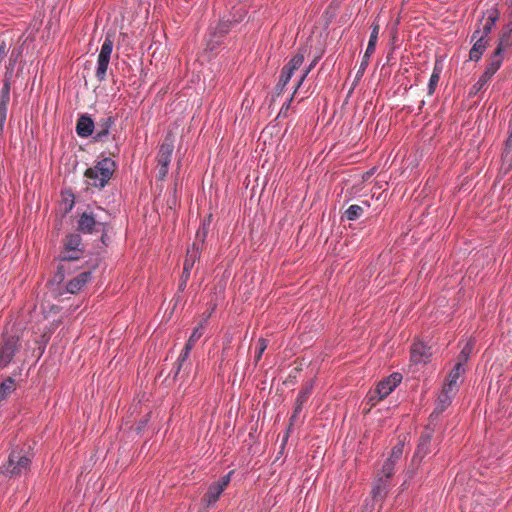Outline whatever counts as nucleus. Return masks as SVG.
I'll return each instance as SVG.
<instances>
[{"mask_svg":"<svg viewBox=\"0 0 512 512\" xmlns=\"http://www.w3.org/2000/svg\"><path fill=\"white\" fill-rule=\"evenodd\" d=\"M115 171V162H97L96 166L88 168L85 176L92 180L91 185L102 188Z\"/></svg>","mask_w":512,"mask_h":512,"instance_id":"obj_1","label":"nucleus"},{"mask_svg":"<svg viewBox=\"0 0 512 512\" xmlns=\"http://www.w3.org/2000/svg\"><path fill=\"white\" fill-rule=\"evenodd\" d=\"M31 460L20 451L13 450L4 466L3 472L10 477L19 476L29 470Z\"/></svg>","mask_w":512,"mask_h":512,"instance_id":"obj_2","label":"nucleus"},{"mask_svg":"<svg viewBox=\"0 0 512 512\" xmlns=\"http://www.w3.org/2000/svg\"><path fill=\"white\" fill-rule=\"evenodd\" d=\"M19 348L18 336L12 334L3 335L0 343V370L8 366Z\"/></svg>","mask_w":512,"mask_h":512,"instance_id":"obj_3","label":"nucleus"},{"mask_svg":"<svg viewBox=\"0 0 512 512\" xmlns=\"http://www.w3.org/2000/svg\"><path fill=\"white\" fill-rule=\"evenodd\" d=\"M402 375L400 373H393L385 380L378 383L376 389L373 394H371L369 401L375 402L380 401L387 397L401 382Z\"/></svg>","mask_w":512,"mask_h":512,"instance_id":"obj_4","label":"nucleus"},{"mask_svg":"<svg viewBox=\"0 0 512 512\" xmlns=\"http://www.w3.org/2000/svg\"><path fill=\"white\" fill-rule=\"evenodd\" d=\"M305 58L304 50H299L296 55H294L289 62L282 68L281 76L279 79L278 87L283 89L286 84L290 81L292 76L296 71H298L303 63Z\"/></svg>","mask_w":512,"mask_h":512,"instance_id":"obj_5","label":"nucleus"},{"mask_svg":"<svg viewBox=\"0 0 512 512\" xmlns=\"http://www.w3.org/2000/svg\"><path fill=\"white\" fill-rule=\"evenodd\" d=\"M112 49H113V41L110 37H106V39L101 47L99 56H98V66H97V70H96V75L100 80L104 79V77H105V74H106V71L108 68V64L110 61Z\"/></svg>","mask_w":512,"mask_h":512,"instance_id":"obj_6","label":"nucleus"},{"mask_svg":"<svg viewBox=\"0 0 512 512\" xmlns=\"http://www.w3.org/2000/svg\"><path fill=\"white\" fill-rule=\"evenodd\" d=\"M230 482V475L222 477L218 482L211 484L207 493L204 495L203 501L207 506L214 504Z\"/></svg>","mask_w":512,"mask_h":512,"instance_id":"obj_7","label":"nucleus"},{"mask_svg":"<svg viewBox=\"0 0 512 512\" xmlns=\"http://www.w3.org/2000/svg\"><path fill=\"white\" fill-rule=\"evenodd\" d=\"M312 390H313V382L312 381L307 382L300 390L299 395L295 401V407H294L293 414L290 418V426H292L295 423L299 413L302 411L304 403L307 402L310 395L312 394Z\"/></svg>","mask_w":512,"mask_h":512,"instance_id":"obj_8","label":"nucleus"},{"mask_svg":"<svg viewBox=\"0 0 512 512\" xmlns=\"http://www.w3.org/2000/svg\"><path fill=\"white\" fill-rule=\"evenodd\" d=\"M432 356L431 348L423 342H415L411 347V360L415 364H425Z\"/></svg>","mask_w":512,"mask_h":512,"instance_id":"obj_9","label":"nucleus"},{"mask_svg":"<svg viewBox=\"0 0 512 512\" xmlns=\"http://www.w3.org/2000/svg\"><path fill=\"white\" fill-rule=\"evenodd\" d=\"M465 371V367H463L461 364H455L453 369L447 375L443 386L447 387L450 391H458L460 383L462 382V376L464 375Z\"/></svg>","mask_w":512,"mask_h":512,"instance_id":"obj_10","label":"nucleus"},{"mask_svg":"<svg viewBox=\"0 0 512 512\" xmlns=\"http://www.w3.org/2000/svg\"><path fill=\"white\" fill-rule=\"evenodd\" d=\"M389 485H390L389 478H386L380 474H377L375 481H374V486L372 489L373 499L376 501L383 500L388 493Z\"/></svg>","mask_w":512,"mask_h":512,"instance_id":"obj_11","label":"nucleus"},{"mask_svg":"<svg viewBox=\"0 0 512 512\" xmlns=\"http://www.w3.org/2000/svg\"><path fill=\"white\" fill-rule=\"evenodd\" d=\"M97 227H102V223L96 222L95 218L88 213H83L78 220V230L82 233H93L97 230Z\"/></svg>","mask_w":512,"mask_h":512,"instance_id":"obj_12","label":"nucleus"},{"mask_svg":"<svg viewBox=\"0 0 512 512\" xmlns=\"http://www.w3.org/2000/svg\"><path fill=\"white\" fill-rule=\"evenodd\" d=\"M201 246L194 242L191 248L187 249L186 257L184 260L183 271L190 273L196 261L200 258Z\"/></svg>","mask_w":512,"mask_h":512,"instance_id":"obj_13","label":"nucleus"},{"mask_svg":"<svg viewBox=\"0 0 512 512\" xmlns=\"http://www.w3.org/2000/svg\"><path fill=\"white\" fill-rule=\"evenodd\" d=\"M457 391H450L447 387L443 386L436 402L435 412L442 413L451 403Z\"/></svg>","mask_w":512,"mask_h":512,"instance_id":"obj_14","label":"nucleus"},{"mask_svg":"<svg viewBox=\"0 0 512 512\" xmlns=\"http://www.w3.org/2000/svg\"><path fill=\"white\" fill-rule=\"evenodd\" d=\"M91 273L90 272H82L77 275L75 278L70 280L67 283L66 290L71 294H75L84 287V285L90 280Z\"/></svg>","mask_w":512,"mask_h":512,"instance_id":"obj_15","label":"nucleus"},{"mask_svg":"<svg viewBox=\"0 0 512 512\" xmlns=\"http://www.w3.org/2000/svg\"><path fill=\"white\" fill-rule=\"evenodd\" d=\"M498 11L496 9L492 10L490 13H489V16L487 17L486 21H485V24L483 25V29L482 30H476L474 33H473V36H472V39H475L477 37H480L483 39H485L488 34L491 32L493 26L495 25L497 19H498Z\"/></svg>","mask_w":512,"mask_h":512,"instance_id":"obj_16","label":"nucleus"},{"mask_svg":"<svg viewBox=\"0 0 512 512\" xmlns=\"http://www.w3.org/2000/svg\"><path fill=\"white\" fill-rule=\"evenodd\" d=\"M512 45V21L507 24V26L503 29L499 43L495 51L498 54H502V52Z\"/></svg>","mask_w":512,"mask_h":512,"instance_id":"obj_17","label":"nucleus"},{"mask_svg":"<svg viewBox=\"0 0 512 512\" xmlns=\"http://www.w3.org/2000/svg\"><path fill=\"white\" fill-rule=\"evenodd\" d=\"M94 123L88 116H81L76 125V132L80 137H88L92 134Z\"/></svg>","mask_w":512,"mask_h":512,"instance_id":"obj_18","label":"nucleus"},{"mask_svg":"<svg viewBox=\"0 0 512 512\" xmlns=\"http://www.w3.org/2000/svg\"><path fill=\"white\" fill-rule=\"evenodd\" d=\"M431 437L432 436L429 432L422 434L417 450L415 452V457L423 459L428 454Z\"/></svg>","mask_w":512,"mask_h":512,"instance_id":"obj_19","label":"nucleus"},{"mask_svg":"<svg viewBox=\"0 0 512 512\" xmlns=\"http://www.w3.org/2000/svg\"><path fill=\"white\" fill-rule=\"evenodd\" d=\"M502 63V56L498 54L497 51L494 52L493 56L490 59V62L484 71L485 78H490L496 73V71L500 68Z\"/></svg>","mask_w":512,"mask_h":512,"instance_id":"obj_20","label":"nucleus"},{"mask_svg":"<svg viewBox=\"0 0 512 512\" xmlns=\"http://www.w3.org/2000/svg\"><path fill=\"white\" fill-rule=\"evenodd\" d=\"M474 40H476V41H475L472 49L470 50V59L477 61L480 59L481 55L483 54V52L487 46V40L483 39V37L482 38L477 37Z\"/></svg>","mask_w":512,"mask_h":512,"instance_id":"obj_21","label":"nucleus"},{"mask_svg":"<svg viewBox=\"0 0 512 512\" xmlns=\"http://www.w3.org/2000/svg\"><path fill=\"white\" fill-rule=\"evenodd\" d=\"M173 142H174V138L172 137L171 134H169L165 138L163 144L160 147L159 153H160V156L162 159L166 160L169 157H171L172 151H173Z\"/></svg>","mask_w":512,"mask_h":512,"instance_id":"obj_22","label":"nucleus"},{"mask_svg":"<svg viewBox=\"0 0 512 512\" xmlns=\"http://www.w3.org/2000/svg\"><path fill=\"white\" fill-rule=\"evenodd\" d=\"M210 221H211V215H209L208 218L206 220H204L202 226L196 232V241L195 242H197L201 246V248L203 247V244L207 237Z\"/></svg>","mask_w":512,"mask_h":512,"instance_id":"obj_23","label":"nucleus"},{"mask_svg":"<svg viewBox=\"0 0 512 512\" xmlns=\"http://www.w3.org/2000/svg\"><path fill=\"white\" fill-rule=\"evenodd\" d=\"M320 59V56H316L314 57V59L311 61V63L303 68L301 71H300V76H299V79L297 80V83H296V86H295V90H294V93L297 91L298 88H300V86L303 84L305 78L307 77V75L310 73V71L316 66V64L318 63Z\"/></svg>","mask_w":512,"mask_h":512,"instance_id":"obj_24","label":"nucleus"},{"mask_svg":"<svg viewBox=\"0 0 512 512\" xmlns=\"http://www.w3.org/2000/svg\"><path fill=\"white\" fill-rule=\"evenodd\" d=\"M15 389V380L12 378L6 379L0 384V401L5 399Z\"/></svg>","mask_w":512,"mask_h":512,"instance_id":"obj_25","label":"nucleus"},{"mask_svg":"<svg viewBox=\"0 0 512 512\" xmlns=\"http://www.w3.org/2000/svg\"><path fill=\"white\" fill-rule=\"evenodd\" d=\"M378 33H379V25L378 24H374L372 32H371V35H370L369 43H368V46H367V49H366V52H365L367 57H370L371 54L375 50L376 42H377V39H378Z\"/></svg>","mask_w":512,"mask_h":512,"instance_id":"obj_26","label":"nucleus"},{"mask_svg":"<svg viewBox=\"0 0 512 512\" xmlns=\"http://www.w3.org/2000/svg\"><path fill=\"white\" fill-rule=\"evenodd\" d=\"M472 350H473V343L471 341H469L462 348V350L458 356V361L456 364H461L463 367H465V364L467 363Z\"/></svg>","mask_w":512,"mask_h":512,"instance_id":"obj_27","label":"nucleus"},{"mask_svg":"<svg viewBox=\"0 0 512 512\" xmlns=\"http://www.w3.org/2000/svg\"><path fill=\"white\" fill-rule=\"evenodd\" d=\"M81 244V237L78 234H70L65 240V250L79 249Z\"/></svg>","mask_w":512,"mask_h":512,"instance_id":"obj_28","label":"nucleus"},{"mask_svg":"<svg viewBox=\"0 0 512 512\" xmlns=\"http://www.w3.org/2000/svg\"><path fill=\"white\" fill-rule=\"evenodd\" d=\"M62 202L64 214H67L74 206V195L71 192L62 193Z\"/></svg>","mask_w":512,"mask_h":512,"instance_id":"obj_29","label":"nucleus"},{"mask_svg":"<svg viewBox=\"0 0 512 512\" xmlns=\"http://www.w3.org/2000/svg\"><path fill=\"white\" fill-rule=\"evenodd\" d=\"M404 444L397 443L391 450L390 456L386 461L396 464L403 454Z\"/></svg>","mask_w":512,"mask_h":512,"instance_id":"obj_30","label":"nucleus"},{"mask_svg":"<svg viewBox=\"0 0 512 512\" xmlns=\"http://www.w3.org/2000/svg\"><path fill=\"white\" fill-rule=\"evenodd\" d=\"M363 213V208L359 205H351L346 211L345 215L346 218L350 221H354L357 218L360 217V215Z\"/></svg>","mask_w":512,"mask_h":512,"instance_id":"obj_31","label":"nucleus"},{"mask_svg":"<svg viewBox=\"0 0 512 512\" xmlns=\"http://www.w3.org/2000/svg\"><path fill=\"white\" fill-rule=\"evenodd\" d=\"M82 255V251L80 249L74 250H64L60 255L61 261H73L78 260Z\"/></svg>","mask_w":512,"mask_h":512,"instance_id":"obj_32","label":"nucleus"},{"mask_svg":"<svg viewBox=\"0 0 512 512\" xmlns=\"http://www.w3.org/2000/svg\"><path fill=\"white\" fill-rule=\"evenodd\" d=\"M440 79V69L436 66L434 68V71L430 77L429 85H428V92L429 95H432L437 87V84Z\"/></svg>","mask_w":512,"mask_h":512,"instance_id":"obj_33","label":"nucleus"},{"mask_svg":"<svg viewBox=\"0 0 512 512\" xmlns=\"http://www.w3.org/2000/svg\"><path fill=\"white\" fill-rule=\"evenodd\" d=\"M395 464L391 463V461H385L381 470L377 473L382 475L383 477L391 479L394 474Z\"/></svg>","mask_w":512,"mask_h":512,"instance_id":"obj_34","label":"nucleus"},{"mask_svg":"<svg viewBox=\"0 0 512 512\" xmlns=\"http://www.w3.org/2000/svg\"><path fill=\"white\" fill-rule=\"evenodd\" d=\"M111 124V118L106 119L101 125V129L97 131L95 138L97 140H102L104 137H106L108 135Z\"/></svg>","mask_w":512,"mask_h":512,"instance_id":"obj_35","label":"nucleus"},{"mask_svg":"<svg viewBox=\"0 0 512 512\" xmlns=\"http://www.w3.org/2000/svg\"><path fill=\"white\" fill-rule=\"evenodd\" d=\"M203 329H204V327L202 324H200L198 327H196L193 330L191 336L189 337L188 342L195 345V343L202 337Z\"/></svg>","mask_w":512,"mask_h":512,"instance_id":"obj_36","label":"nucleus"},{"mask_svg":"<svg viewBox=\"0 0 512 512\" xmlns=\"http://www.w3.org/2000/svg\"><path fill=\"white\" fill-rule=\"evenodd\" d=\"M257 347H258V351H257V354L255 356V361L256 362H258L261 359L262 354L266 350V348H267V340L264 339V338H260L258 340Z\"/></svg>","mask_w":512,"mask_h":512,"instance_id":"obj_37","label":"nucleus"},{"mask_svg":"<svg viewBox=\"0 0 512 512\" xmlns=\"http://www.w3.org/2000/svg\"><path fill=\"white\" fill-rule=\"evenodd\" d=\"M489 80L490 78H485V75L482 74L477 83L473 86L471 93H478Z\"/></svg>","mask_w":512,"mask_h":512,"instance_id":"obj_38","label":"nucleus"},{"mask_svg":"<svg viewBox=\"0 0 512 512\" xmlns=\"http://www.w3.org/2000/svg\"><path fill=\"white\" fill-rule=\"evenodd\" d=\"M168 163L169 162H160V165L158 167V178L160 180H163L168 173Z\"/></svg>","mask_w":512,"mask_h":512,"instance_id":"obj_39","label":"nucleus"},{"mask_svg":"<svg viewBox=\"0 0 512 512\" xmlns=\"http://www.w3.org/2000/svg\"><path fill=\"white\" fill-rule=\"evenodd\" d=\"M189 277H190V273L184 272V271L182 272V275L180 278V283H179V290L185 289Z\"/></svg>","mask_w":512,"mask_h":512,"instance_id":"obj_40","label":"nucleus"},{"mask_svg":"<svg viewBox=\"0 0 512 512\" xmlns=\"http://www.w3.org/2000/svg\"><path fill=\"white\" fill-rule=\"evenodd\" d=\"M2 94L10 95V77H6L3 88H2Z\"/></svg>","mask_w":512,"mask_h":512,"instance_id":"obj_41","label":"nucleus"},{"mask_svg":"<svg viewBox=\"0 0 512 512\" xmlns=\"http://www.w3.org/2000/svg\"><path fill=\"white\" fill-rule=\"evenodd\" d=\"M6 115H7V106L0 105V123L1 124L5 121Z\"/></svg>","mask_w":512,"mask_h":512,"instance_id":"obj_42","label":"nucleus"},{"mask_svg":"<svg viewBox=\"0 0 512 512\" xmlns=\"http://www.w3.org/2000/svg\"><path fill=\"white\" fill-rule=\"evenodd\" d=\"M368 62H369V57H367L366 53H365L363 56L361 65H360V72H363L367 68Z\"/></svg>","mask_w":512,"mask_h":512,"instance_id":"obj_43","label":"nucleus"},{"mask_svg":"<svg viewBox=\"0 0 512 512\" xmlns=\"http://www.w3.org/2000/svg\"><path fill=\"white\" fill-rule=\"evenodd\" d=\"M9 100H10V95L1 94L0 105L7 106Z\"/></svg>","mask_w":512,"mask_h":512,"instance_id":"obj_44","label":"nucleus"},{"mask_svg":"<svg viewBox=\"0 0 512 512\" xmlns=\"http://www.w3.org/2000/svg\"><path fill=\"white\" fill-rule=\"evenodd\" d=\"M6 49L4 44H0V62L6 57Z\"/></svg>","mask_w":512,"mask_h":512,"instance_id":"obj_45","label":"nucleus"},{"mask_svg":"<svg viewBox=\"0 0 512 512\" xmlns=\"http://www.w3.org/2000/svg\"><path fill=\"white\" fill-rule=\"evenodd\" d=\"M193 347H194V344L187 341V343L185 344V347L183 349V352L189 355V353Z\"/></svg>","mask_w":512,"mask_h":512,"instance_id":"obj_46","label":"nucleus"},{"mask_svg":"<svg viewBox=\"0 0 512 512\" xmlns=\"http://www.w3.org/2000/svg\"><path fill=\"white\" fill-rule=\"evenodd\" d=\"M193 347H194V344L187 341V343L185 344V347L183 349V352L189 355V353Z\"/></svg>","mask_w":512,"mask_h":512,"instance_id":"obj_47","label":"nucleus"},{"mask_svg":"<svg viewBox=\"0 0 512 512\" xmlns=\"http://www.w3.org/2000/svg\"><path fill=\"white\" fill-rule=\"evenodd\" d=\"M188 354L184 353L182 351V353L180 354L179 358H178V361H179V366H181V364L188 358Z\"/></svg>","mask_w":512,"mask_h":512,"instance_id":"obj_48","label":"nucleus"},{"mask_svg":"<svg viewBox=\"0 0 512 512\" xmlns=\"http://www.w3.org/2000/svg\"><path fill=\"white\" fill-rule=\"evenodd\" d=\"M106 240H107V237H106V234L103 233L102 236H101V241L106 244Z\"/></svg>","mask_w":512,"mask_h":512,"instance_id":"obj_49","label":"nucleus"},{"mask_svg":"<svg viewBox=\"0 0 512 512\" xmlns=\"http://www.w3.org/2000/svg\"><path fill=\"white\" fill-rule=\"evenodd\" d=\"M265 135H266V133H265V131H264V132H262L261 137H262V138H265Z\"/></svg>","mask_w":512,"mask_h":512,"instance_id":"obj_50","label":"nucleus"},{"mask_svg":"<svg viewBox=\"0 0 512 512\" xmlns=\"http://www.w3.org/2000/svg\"><path fill=\"white\" fill-rule=\"evenodd\" d=\"M226 31H227L226 29H223V28L221 27V32H222V33H225Z\"/></svg>","mask_w":512,"mask_h":512,"instance_id":"obj_51","label":"nucleus"}]
</instances>
